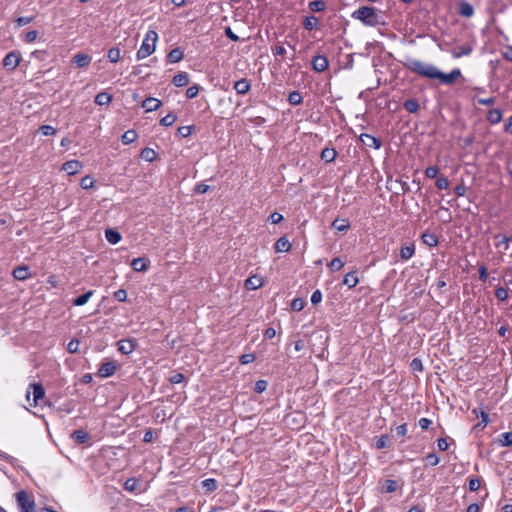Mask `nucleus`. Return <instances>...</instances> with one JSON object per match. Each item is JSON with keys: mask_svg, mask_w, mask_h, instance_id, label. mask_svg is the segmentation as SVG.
Masks as SVG:
<instances>
[{"mask_svg": "<svg viewBox=\"0 0 512 512\" xmlns=\"http://www.w3.org/2000/svg\"><path fill=\"white\" fill-rule=\"evenodd\" d=\"M183 51L180 48L172 49L167 55V60L170 63H177L183 59Z\"/></svg>", "mask_w": 512, "mask_h": 512, "instance_id": "393cba45", "label": "nucleus"}, {"mask_svg": "<svg viewBox=\"0 0 512 512\" xmlns=\"http://www.w3.org/2000/svg\"><path fill=\"white\" fill-rule=\"evenodd\" d=\"M106 240L110 244H117L121 240V234L115 229H107L105 231Z\"/></svg>", "mask_w": 512, "mask_h": 512, "instance_id": "5701e85b", "label": "nucleus"}, {"mask_svg": "<svg viewBox=\"0 0 512 512\" xmlns=\"http://www.w3.org/2000/svg\"><path fill=\"white\" fill-rule=\"evenodd\" d=\"M156 152L151 148H144L141 152V157L148 162H152L156 159Z\"/></svg>", "mask_w": 512, "mask_h": 512, "instance_id": "ea45409f", "label": "nucleus"}, {"mask_svg": "<svg viewBox=\"0 0 512 512\" xmlns=\"http://www.w3.org/2000/svg\"><path fill=\"white\" fill-rule=\"evenodd\" d=\"M403 106L409 113H416L419 110V103L415 99L406 100Z\"/></svg>", "mask_w": 512, "mask_h": 512, "instance_id": "c9c22d12", "label": "nucleus"}, {"mask_svg": "<svg viewBox=\"0 0 512 512\" xmlns=\"http://www.w3.org/2000/svg\"><path fill=\"white\" fill-rule=\"evenodd\" d=\"M256 359V356L255 354L253 353H248V354H243L241 357H240V362L241 364H249V363H252L254 362Z\"/></svg>", "mask_w": 512, "mask_h": 512, "instance_id": "13d9d810", "label": "nucleus"}, {"mask_svg": "<svg viewBox=\"0 0 512 512\" xmlns=\"http://www.w3.org/2000/svg\"><path fill=\"white\" fill-rule=\"evenodd\" d=\"M422 240L429 247H435L438 245V237L434 233H424L422 235Z\"/></svg>", "mask_w": 512, "mask_h": 512, "instance_id": "7c9ffc66", "label": "nucleus"}, {"mask_svg": "<svg viewBox=\"0 0 512 512\" xmlns=\"http://www.w3.org/2000/svg\"><path fill=\"white\" fill-rule=\"evenodd\" d=\"M502 119V112L501 110L499 109H492L490 111H488L487 113V120L491 123V124H497L501 121Z\"/></svg>", "mask_w": 512, "mask_h": 512, "instance_id": "cd10ccee", "label": "nucleus"}, {"mask_svg": "<svg viewBox=\"0 0 512 512\" xmlns=\"http://www.w3.org/2000/svg\"><path fill=\"white\" fill-rule=\"evenodd\" d=\"M495 239H499L496 243H495V246L496 248H503L504 251H507L509 249V245H510V242L512 240L511 237H508L507 235H495L494 236Z\"/></svg>", "mask_w": 512, "mask_h": 512, "instance_id": "412c9836", "label": "nucleus"}, {"mask_svg": "<svg viewBox=\"0 0 512 512\" xmlns=\"http://www.w3.org/2000/svg\"><path fill=\"white\" fill-rule=\"evenodd\" d=\"M121 139L124 144L133 143L137 139V133L135 130H128L122 135Z\"/></svg>", "mask_w": 512, "mask_h": 512, "instance_id": "e433bc0d", "label": "nucleus"}, {"mask_svg": "<svg viewBox=\"0 0 512 512\" xmlns=\"http://www.w3.org/2000/svg\"><path fill=\"white\" fill-rule=\"evenodd\" d=\"M80 186L83 189H90L94 186V179L90 176H85L81 179Z\"/></svg>", "mask_w": 512, "mask_h": 512, "instance_id": "3c124183", "label": "nucleus"}, {"mask_svg": "<svg viewBox=\"0 0 512 512\" xmlns=\"http://www.w3.org/2000/svg\"><path fill=\"white\" fill-rule=\"evenodd\" d=\"M360 141L367 147L374 148V149H379L382 145V142L380 139H378L370 134H366V133H363L360 135Z\"/></svg>", "mask_w": 512, "mask_h": 512, "instance_id": "6e6552de", "label": "nucleus"}, {"mask_svg": "<svg viewBox=\"0 0 512 512\" xmlns=\"http://www.w3.org/2000/svg\"><path fill=\"white\" fill-rule=\"evenodd\" d=\"M426 461L428 465L436 466L439 464L440 458L436 454L430 453L426 456Z\"/></svg>", "mask_w": 512, "mask_h": 512, "instance_id": "4d7b16f0", "label": "nucleus"}, {"mask_svg": "<svg viewBox=\"0 0 512 512\" xmlns=\"http://www.w3.org/2000/svg\"><path fill=\"white\" fill-rule=\"evenodd\" d=\"M83 165L78 160H70L62 165V170L67 172L69 175H74L82 169Z\"/></svg>", "mask_w": 512, "mask_h": 512, "instance_id": "1a4fd4ad", "label": "nucleus"}, {"mask_svg": "<svg viewBox=\"0 0 512 512\" xmlns=\"http://www.w3.org/2000/svg\"><path fill=\"white\" fill-rule=\"evenodd\" d=\"M176 120H177L176 115L173 113H169L160 120V124L162 126L169 127V126L173 125Z\"/></svg>", "mask_w": 512, "mask_h": 512, "instance_id": "37998d69", "label": "nucleus"}, {"mask_svg": "<svg viewBox=\"0 0 512 512\" xmlns=\"http://www.w3.org/2000/svg\"><path fill=\"white\" fill-rule=\"evenodd\" d=\"M161 105L162 102L153 97L146 98L141 104L142 108L145 109L146 112L156 111L161 107Z\"/></svg>", "mask_w": 512, "mask_h": 512, "instance_id": "9d476101", "label": "nucleus"}, {"mask_svg": "<svg viewBox=\"0 0 512 512\" xmlns=\"http://www.w3.org/2000/svg\"><path fill=\"white\" fill-rule=\"evenodd\" d=\"M508 289L504 288V287H498L496 290H495V297L499 300V301H506L508 299Z\"/></svg>", "mask_w": 512, "mask_h": 512, "instance_id": "de8ad7c7", "label": "nucleus"}, {"mask_svg": "<svg viewBox=\"0 0 512 512\" xmlns=\"http://www.w3.org/2000/svg\"><path fill=\"white\" fill-rule=\"evenodd\" d=\"M15 499L22 512H34L35 500L31 494L21 490L15 494Z\"/></svg>", "mask_w": 512, "mask_h": 512, "instance_id": "20e7f679", "label": "nucleus"}, {"mask_svg": "<svg viewBox=\"0 0 512 512\" xmlns=\"http://www.w3.org/2000/svg\"><path fill=\"white\" fill-rule=\"evenodd\" d=\"M39 131L44 135V136H50V135H54L56 134L57 130L50 126V125H43L39 128Z\"/></svg>", "mask_w": 512, "mask_h": 512, "instance_id": "603ef678", "label": "nucleus"}, {"mask_svg": "<svg viewBox=\"0 0 512 512\" xmlns=\"http://www.w3.org/2000/svg\"><path fill=\"white\" fill-rule=\"evenodd\" d=\"M202 487L208 491L212 492L217 489V481L213 478H208L202 481Z\"/></svg>", "mask_w": 512, "mask_h": 512, "instance_id": "a19ab883", "label": "nucleus"}, {"mask_svg": "<svg viewBox=\"0 0 512 512\" xmlns=\"http://www.w3.org/2000/svg\"><path fill=\"white\" fill-rule=\"evenodd\" d=\"M134 349H135V344L130 339L120 340L118 342V350L125 355L132 353L134 351Z\"/></svg>", "mask_w": 512, "mask_h": 512, "instance_id": "2eb2a0df", "label": "nucleus"}, {"mask_svg": "<svg viewBox=\"0 0 512 512\" xmlns=\"http://www.w3.org/2000/svg\"><path fill=\"white\" fill-rule=\"evenodd\" d=\"M267 388V382L264 381V380H259L255 383V388L254 390L257 392V393H262L263 391H265Z\"/></svg>", "mask_w": 512, "mask_h": 512, "instance_id": "338daca9", "label": "nucleus"}, {"mask_svg": "<svg viewBox=\"0 0 512 512\" xmlns=\"http://www.w3.org/2000/svg\"><path fill=\"white\" fill-rule=\"evenodd\" d=\"M112 96L107 92H100L95 97V103L97 105H107L111 102Z\"/></svg>", "mask_w": 512, "mask_h": 512, "instance_id": "473e14b6", "label": "nucleus"}, {"mask_svg": "<svg viewBox=\"0 0 512 512\" xmlns=\"http://www.w3.org/2000/svg\"><path fill=\"white\" fill-rule=\"evenodd\" d=\"M473 51V46L470 44L457 46L451 50L453 58H460L462 56L470 55Z\"/></svg>", "mask_w": 512, "mask_h": 512, "instance_id": "9b49d317", "label": "nucleus"}, {"mask_svg": "<svg viewBox=\"0 0 512 512\" xmlns=\"http://www.w3.org/2000/svg\"><path fill=\"white\" fill-rule=\"evenodd\" d=\"M114 297L118 301L124 302L127 299V292L124 289H119L114 293Z\"/></svg>", "mask_w": 512, "mask_h": 512, "instance_id": "774afa93", "label": "nucleus"}, {"mask_svg": "<svg viewBox=\"0 0 512 512\" xmlns=\"http://www.w3.org/2000/svg\"><path fill=\"white\" fill-rule=\"evenodd\" d=\"M303 26L308 31L317 29L319 26V19L315 16H307L303 21Z\"/></svg>", "mask_w": 512, "mask_h": 512, "instance_id": "b1692460", "label": "nucleus"}, {"mask_svg": "<svg viewBox=\"0 0 512 512\" xmlns=\"http://www.w3.org/2000/svg\"><path fill=\"white\" fill-rule=\"evenodd\" d=\"M138 486V480L135 478H129L124 483V489L127 491H135Z\"/></svg>", "mask_w": 512, "mask_h": 512, "instance_id": "09e8293b", "label": "nucleus"}, {"mask_svg": "<svg viewBox=\"0 0 512 512\" xmlns=\"http://www.w3.org/2000/svg\"><path fill=\"white\" fill-rule=\"evenodd\" d=\"M93 294H94V291L90 290V291L78 296L77 298H75L72 303L74 306H82L89 301V299L93 296Z\"/></svg>", "mask_w": 512, "mask_h": 512, "instance_id": "2f4dec72", "label": "nucleus"}, {"mask_svg": "<svg viewBox=\"0 0 512 512\" xmlns=\"http://www.w3.org/2000/svg\"><path fill=\"white\" fill-rule=\"evenodd\" d=\"M234 89L238 94L245 95L250 91L251 84L247 79L243 78L235 82Z\"/></svg>", "mask_w": 512, "mask_h": 512, "instance_id": "ddd939ff", "label": "nucleus"}, {"mask_svg": "<svg viewBox=\"0 0 512 512\" xmlns=\"http://www.w3.org/2000/svg\"><path fill=\"white\" fill-rule=\"evenodd\" d=\"M158 41V34L154 30H149L145 38L138 49L136 56L138 60L145 59L150 56L156 48V42Z\"/></svg>", "mask_w": 512, "mask_h": 512, "instance_id": "7ed1b4c3", "label": "nucleus"}, {"mask_svg": "<svg viewBox=\"0 0 512 512\" xmlns=\"http://www.w3.org/2000/svg\"><path fill=\"white\" fill-rule=\"evenodd\" d=\"M172 83L176 87L186 86L189 83V76L186 72H179L173 77Z\"/></svg>", "mask_w": 512, "mask_h": 512, "instance_id": "6ab92c4d", "label": "nucleus"}, {"mask_svg": "<svg viewBox=\"0 0 512 512\" xmlns=\"http://www.w3.org/2000/svg\"><path fill=\"white\" fill-rule=\"evenodd\" d=\"M322 301V293L320 290H315L311 295V303L316 305Z\"/></svg>", "mask_w": 512, "mask_h": 512, "instance_id": "e2e57ef3", "label": "nucleus"}, {"mask_svg": "<svg viewBox=\"0 0 512 512\" xmlns=\"http://www.w3.org/2000/svg\"><path fill=\"white\" fill-rule=\"evenodd\" d=\"M37 36H38V32L36 30L28 31L24 35V41L27 43H32L37 39Z\"/></svg>", "mask_w": 512, "mask_h": 512, "instance_id": "052dcab7", "label": "nucleus"}, {"mask_svg": "<svg viewBox=\"0 0 512 512\" xmlns=\"http://www.w3.org/2000/svg\"><path fill=\"white\" fill-rule=\"evenodd\" d=\"M305 306V301L302 298H295L291 302V308L294 311H301Z\"/></svg>", "mask_w": 512, "mask_h": 512, "instance_id": "8fccbe9b", "label": "nucleus"}, {"mask_svg": "<svg viewBox=\"0 0 512 512\" xmlns=\"http://www.w3.org/2000/svg\"><path fill=\"white\" fill-rule=\"evenodd\" d=\"M288 101L291 105H300L303 101V98L300 92L293 91L289 94Z\"/></svg>", "mask_w": 512, "mask_h": 512, "instance_id": "58836bf2", "label": "nucleus"}, {"mask_svg": "<svg viewBox=\"0 0 512 512\" xmlns=\"http://www.w3.org/2000/svg\"><path fill=\"white\" fill-rule=\"evenodd\" d=\"M435 184L439 190L447 189L449 187V181L446 177H439Z\"/></svg>", "mask_w": 512, "mask_h": 512, "instance_id": "6e6d98bb", "label": "nucleus"}, {"mask_svg": "<svg viewBox=\"0 0 512 512\" xmlns=\"http://www.w3.org/2000/svg\"><path fill=\"white\" fill-rule=\"evenodd\" d=\"M263 285V279L259 276H251L245 281V287L248 290H256Z\"/></svg>", "mask_w": 512, "mask_h": 512, "instance_id": "dca6fc26", "label": "nucleus"}, {"mask_svg": "<svg viewBox=\"0 0 512 512\" xmlns=\"http://www.w3.org/2000/svg\"><path fill=\"white\" fill-rule=\"evenodd\" d=\"M107 57L112 63H117L121 57L120 49H118V48L109 49Z\"/></svg>", "mask_w": 512, "mask_h": 512, "instance_id": "c03bdc74", "label": "nucleus"}, {"mask_svg": "<svg viewBox=\"0 0 512 512\" xmlns=\"http://www.w3.org/2000/svg\"><path fill=\"white\" fill-rule=\"evenodd\" d=\"M328 268L334 272V271H338L340 270L343 266H344V262L339 258V257H336V258H333L329 263H328Z\"/></svg>", "mask_w": 512, "mask_h": 512, "instance_id": "79ce46f5", "label": "nucleus"}, {"mask_svg": "<svg viewBox=\"0 0 512 512\" xmlns=\"http://www.w3.org/2000/svg\"><path fill=\"white\" fill-rule=\"evenodd\" d=\"M71 436L77 443L80 444L85 443L89 439L88 433L81 429L75 430Z\"/></svg>", "mask_w": 512, "mask_h": 512, "instance_id": "72a5a7b5", "label": "nucleus"}, {"mask_svg": "<svg viewBox=\"0 0 512 512\" xmlns=\"http://www.w3.org/2000/svg\"><path fill=\"white\" fill-rule=\"evenodd\" d=\"M194 126L191 125V126H180L177 130V134L182 137V138H186L188 136L191 135V133L193 132L194 130Z\"/></svg>", "mask_w": 512, "mask_h": 512, "instance_id": "49530a36", "label": "nucleus"}, {"mask_svg": "<svg viewBox=\"0 0 512 512\" xmlns=\"http://www.w3.org/2000/svg\"><path fill=\"white\" fill-rule=\"evenodd\" d=\"M390 439L387 435H382L376 442L377 449H383L388 446Z\"/></svg>", "mask_w": 512, "mask_h": 512, "instance_id": "5fc2aeb1", "label": "nucleus"}, {"mask_svg": "<svg viewBox=\"0 0 512 512\" xmlns=\"http://www.w3.org/2000/svg\"><path fill=\"white\" fill-rule=\"evenodd\" d=\"M498 443L502 447L512 446V432H505L499 436Z\"/></svg>", "mask_w": 512, "mask_h": 512, "instance_id": "f704fd0d", "label": "nucleus"}, {"mask_svg": "<svg viewBox=\"0 0 512 512\" xmlns=\"http://www.w3.org/2000/svg\"><path fill=\"white\" fill-rule=\"evenodd\" d=\"M459 13L463 17H472L474 15V8L467 2H462L459 7Z\"/></svg>", "mask_w": 512, "mask_h": 512, "instance_id": "c756f323", "label": "nucleus"}, {"mask_svg": "<svg viewBox=\"0 0 512 512\" xmlns=\"http://www.w3.org/2000/svg\"><path fill=\"white\" fill-rule=\"evenodd\" d=\"M13 277L17 280H26L30 273L27 266H18L13 270Z\"/></svg>", "mask_w": 512, "mask_h": 512, "instance_id": "aec40b11", "label": "nucleus"}, {"mask_svg": "<svg viewBox=\"0 0 512 512\" xmlns=\"http://www.w3.org/2000/svg\"><path fill=\"white\" fill-rule=\"evenodd\" d=\"M274 248L276 252H288L291 249V244L289 240L283 236L276 241Z\"/></svg>", "mask_w": 512, "mask_h": 512, "instance_id": "a211bd4d", "label": "nucleus"}, {"mask_svg": "<svg viewBox=\"0 0 512 512\" xmlns=\"http://www.w3.org/2000/svg\"><path fill=\"white\" fill-rule=\"evenodd\" d=\"M149 261L146 258H135L131 262L134 271L141 272L148 269Z\"/></svg>", "mask_w": 512, "mask_h": 512, "instance_id": "f3484780", "label": "nucleus"}, {"mask_svg": "<svg viewBox=\"0 0 512 512\" xmlns=\"http://www.w3.org/2000/svg\"><path fill=\"white\" fill-rule=\"evenodd\" d=\"M438 173L439 169L436 166H429L425 170V176L430 179L436 178Z\"/></svg>", "mask_w": 512, "mask_h": 512, "instance_id": "864d4df0", "label": "nucleus"}, {"mask_svg": "<svg viewBox=\"0 0 512 512\" xmlns=\"http://www.w3.org/2000/svg\"><path fill=\"white\" fill-rule=\"evenodd\" d=\"M309 8L313 12H321L325 10L326 4L322 0H314L309 3Z\"/></svg>", "mask_w": 512, "mask_h": 512, "instance_id": "4c0bfd02", "label": "nucleus"}, {"mask_svg": "<svg viewBox=\"0 0 512 512\" xmlns=\"http://www.w3.org/2000/svg\"><path fill=\"white\" fill-rule=\"evenodd\" d=\"M337 156V151L334 148H324L321 152V159L327 163L333 162Z\"/></svg>", "mask_w": 512, "mask_h": 512, "instance_id": "4be33fe9", "label": "nucleus"}, {"mask_svg": "<svg viewBox=\"0 0 512 512\" xmlns=\"http://www.w3.org/2000/svg\"><path fill=\"white\" fill-rule=\"evenodd\" d=\"M91 60L92 58L89 55L84 53H77L73 56L72 62L75 63L78 67L83 68L87 67Z\"/></svg>", "mask_w": 512, "mask_h": 512, "instance_id": "4468645a", "label": "nucleus"}, {"mask_svg": "<svg viewBox=\"0 0 512 512\" xmlns=\"http://www.w3.org/2000/svg\"><path fill=\"white\" fill-rule=\"evenodd\" d=\"M117 369L116 362L114 361H107L101 364L98 374L101 377H110L112 376Z\"/></svg>", "mask_w": 512, "mask_h": 512, "instance_id": "39448f33", "label": "nucleus"}, {"mask_svg": "<svg viewBox=\"0 0 512 512\" xmlns=\"http://www.w3.org/2000/svg\"><path fill=\"white\" fill-rule=\"evenodd\" d=\"M397 486H398V484H397V482L395 480L387 479L384 482L383 490L386 493H392V492L396 491Z\"/></svg>", "mask_w": 512, "mask_h": 512, "instance_id": "a18cd8bd", "label": "nucleus"}, {"mask_svg": "<svg viewBox=\"0 0 512 512\" xmlns=\"http://www.w3.org/2000/svg\"><path fill=\"white\" fill-rule=\"evenodd\" d=\"M329 66V61L324 55H317L312 60V67L316 72H324Z\"/></svg>", "mask_w": 512, "mask_h": 512, "instance_id": "0eeeda50", "label": "nucleus"}, {"mask_svg": "<svg viewBox=\"0 0 512 512\" xmlns=\"http://www.w3.org/2000/svg\"><path fill=\"white\" fill-rule=\"evenodd\" d=\"M20 63V56L16 52H9L4 60L3 66L7 69L14 70Z\"/></svg>", "mask_w": 512, "mask_h": 512, "instance_id": "423d86ee", "label": "nucleus"}, {"mask_svg": "<svg viewBox=\"0 0 512 512\" xmlns=\"http://www.w3.org/2000/svg\"><path fill=\"white\" fill-rule=\"evenodd\" d=\"M32 389V395L34 400V406L38 404V401L45 396V390L40 383H33L30 385Z\"/></svg>", "mask_w": 512, "mask_h": 512, "instance_id": "f8f14e48", "label": "nucleus"}, {"mask_svg": "<svg viewBox=\"0 0 512 512\" xmlns=\"http://www.w3.org/2000/svg\"><path fill=\"white\" fill-rule=\"evenodd\" d=\"M415 254L414 244L403 246L400 250V257L402 260H409Z\"/></svg>", "mask_w": 512, "mask_h": 512, "instance_id": "a878e982", "label": "nucleus"}, {"mask_svg": "<svg viewBox=\"0 0 512 512\" xmlns=\"http://www.w3.org/2000/svg\"><path fill=\"white\" fill-rule=\"evenodd\" d=\"M406 67L411 72L418 74L428 79H439L441 83L446 85H452L454 82L462 76L460 69H453L450 73L445 74L440 71L436 66L422 62L414 58H408L404 62Z\"/></svg>", "mask_w": 512, "mask_h": 512, "instance_id": "f257e3e1", "label": "nucleus"}, {"mask_svg": "<svg viewBox=\"0 0 512 512\" xmlns=\"http://www.w3.org/2000/svg\"><path fill=\"white\" fill-rule=\"evenodd\" d=\"M359 283V279L355 272L347 273L344 276L343 284L348 286L349 288L355 287Z\"/></svg>", "mask_w": 512, "mask_h": 512, "instance_id": "bb28decb", "label": "nucleus"}, {"mask_svg": "<svg viewBox=\"0 0 512 512\" xmlns=\"http://www.w3.org/2000/svg\"><path fill=\"white\" fill-rule=\"evenodd\" d=\"M199 92V88L197 86H191L186 90V97L189 99L195 98Z\"/></svg>", "mask_w": 512, "mask_h": 512, "instance_id": "69168bd1", "label": "nucleus"}, {"mask_svg": "<svg viewBox=\"0 0 512 512\" xmlns=\"http://www.w3.org/2000/svg\"><path fill=\"white\" fill-rule=\"evenodd\" d=\"M332 227L339 232H343L349 229L350 223L347 219H335L332 222Z\"/></svg>", "mask_w": 512, "mask_h": 512, "instance_id": "c85d7f7f", "label": "nucleus"}, {"mask_svg": "<svg viewBox=\"0 0 512 512\" xmlns=\"http://www.w3.org/2000/svg\"><path fill=\"white\" fill-rule=\"evenodd\" d=\"M411 368L413 371H422L423 370V364H422V361L418 358H414L412 361H411V364H410Z\"/></svg>", "mask_w": 512, "mask_h": 512, "instance_id": "0e129e2a", "label": "nucleus"}, {"mask_svg": "<svg viewBox=\"0 0 512 512\" xmlns=\"http://www.w3.org/2000/svg\"><path fill=\"white\" fill-rule=\"evenodd\" d=\"M185 380V376L182 373H174L170 376L169 381L172 384H179Z\"/></svg>", "mask_w": 512, "mask_h": 512, "instance_id": "680f3d73", "label": "nucleus"}, {"mask_svg": "<svg viewBox=\"0 0 512 512\" xmlns=\"http://www.w3.org/2000/svg\"><path fill=\"white\" fill-rule=\"evenodd\" d=\"M352 17L367 26H377L381 23L374 7L362 6L352 13Z\"/></svg>", "mask_w": 512, "mask_h": 512, "instance_id": "f03ea898", "label": "nucleus"}, {"mask_svg": "<svg viewBox=\"0 0 512 512\" xmlns=\"http://www.w3.org/2000/svg\"><path fill=\"white\" fill-rule=\"evenodd\" d=\"M481 486V481L478 478L469 479V490L472 492L477 491Z\"/></svg>", "mask_w": 512, "mask_h": 512, "instance_id": "bf43d9fd", "label": "nucleus"}]
</instances>
